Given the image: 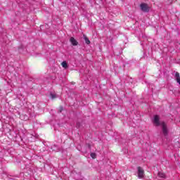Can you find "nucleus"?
Masks as SVG:
<instances>
[{
	"instance_id": "nucleus-1",
	"label": "nucleus",
	"mask_w": 180,
	"mask_h": 180,
	"mask_svg": "<svg viewBox=\"0 0 180 180\" xmlns=\"http://www.w3.org/2000/svg\"><path fill=\"white\" fill-rule=\"evenodd\" d=\"M153 123L154 126H156V127L161 126L163 136H168V127H167V124L165 122L160 121L159 115H155L153 117Z\"/></svg>"
},
{
	"instance_id": "nucleus-2",
	"label": "nucleus",
	"mask_w": 180,
	"mask_h": 180,
	"mask_svg": "<svg viewBox=\"0 0 180 180\" xmlns=\"http://www.w3.org/2000/svg\"><path fill=\"white\" fill-rule=\"evenodd\" d=\"M141 11L142 12H144L145 13H148L150 12V6H148V4L146 3H142L140 4Z\"/></svg>"
},
{
	"instance_id": "nucleus-3",
	"label": "nucleus",
	"mask_w": 180,
	"mask_h": 180,
	"mask_svg": "<svg viewBox=\"0 0 180 180\" xmlns=\"http://www.w3.org/2000/svg\"><path fill=\"white\" fill-rule=\"evenodd\" d=\"M138 178L139 179L144 178V169L141 167H138Z\"/></svg>"
},
{
	"instance_id": "nucleus-4",
	"label": "nucleus",
	"mask_w": 180,
	"mask_h": 180,
	"mask_svg": "<svg viewBox=\"0 0 180 180\" xmlns=\"http://www.w3.org/2000/svg\"><path fill=\"white\" fill-rule=\"evenodd\" d=\"M70 41L72 44V46H78V41H76L75 37H70Z\"/></svg>"
},
{
	"instance_id": "nucleus-5",
	"label": "nucleus",
	"mask_w": 180,
	"mask_h": 180,
	"mask_svg": "<svg viewBox=\"0 0 180 180\" xmlns=\"http://www.w3.org/2000/svg\"><path fill=\"white\" fill-rule=\"evenodd\" d=\"M174 77H175V78H176V82L180 84V76H179V72H176Z\"/></svg>"
},
{
	"instance_id": "nucleus-6",
	"label": "nucleus",
	"mask_w": 180,
	"mask_h": 180,
	"mask_svg": "<svg viewBox=\"0 0 180 180\" xmlns=\"http://www.w3.org/2000/svg\"><path fill=\"white\" fill-rule=\"evenodd\" d=\"M83 37L86 44H91V41H89V39L87 38L85 34H84Z\"/></svg>"
},
{
	"instance_id": "nucleus-7",
	"label": "nucleus",
	"mask_w": 180,
	"mask_h": 180,
	"mask_svg": "<svg viewBox=\"0 0 180 180\" xmlns=\"http://www.w3.org/2000/svg\"><path fill=\"white\" fill-rule=\"evenodd\" d=\"M158 176H159V178H163V179L166 178L165 174H164V173H162L161 172H158Z\"/></svg>"
},
{
	"instance_id": "nucleus-8",
	"label": "nucleus",
	"mask_w": 180,
	"mask_h": 180,
	"mask_svg": "<svg viewBox=\"0 0 180 180\" xmlns=\"http://www.w3.org/2000/svg\"><path fill=\"white\" fill-rule=\"evenodd\" d=\"M62 67H63V68H68V64L67 63V62L63 61L62 63Z\"/></svg>"
},
{
	"instance_id": "nucleus-9",
	"label": "nucleus",
	"mask_w": 180,
	"mask_h": 180,
	"mask_svg": "<svg viewBox=\"0 0 180 180\" xmlns=\"http://www.w3.org/2000/svg\"><path fill=\"white\" fill-rule=\"evenodd\" d=\"M90 155H91V158H93L94 160H95V158H96V153H91L90 154Z\"/></svg>"
},
{
	"instance_id": "nucleus-10",
	"label": "nucleus",
	"mask_w": 180,
	"mask_h": 180,
	"mask_svg": "<svg viewBox=\"0 0 180 180\" xmlns=\"http://www.w3.org/2000/svg\"><path fill=\"white\" fill-rule=\"evenodd\" d=\"M76 127H77V129H79V127H81V122H77V124H76Z\"/></svg>"
},
{
	"instance_id": "nucleus-11",
	"label": "nucleus",
	"mask_w": 180,
	"mask_h": 180,
	"mask_svg": "<svg viewBox=\"0 0 180 180\" xmlns=\"http://www.w3.org/2000/svg\"><path fill=\"white\" fill-rule=\"evenodd\" d=\"M51 96L52 99H56V98H57V96L54 94H51Z\"/></svg>"
},
{
	"instance_id": "nucleus-12",
	"label": "nucleus",
	"mask_w": 180,
	"mask_h": 180,
	"mask_svg": "<svg viewBox=\"0 0 180 180\" xmlns=\"http://www.w3.org/2000/svg\"><path fill=\"white\" fill-rule=\"evenodd\" d=\"M63 107H60L59 109V113H61V112H63Z\"/></svg>"
}]
</instances>
